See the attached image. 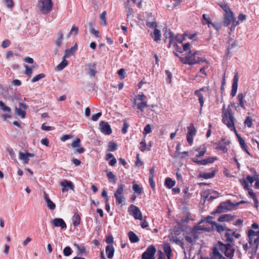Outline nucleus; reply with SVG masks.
<instances>
[{
    "label": "nucleus",
    "instance_id": "obj_1",
    "mask_svg": "<svg viewBox=\"0 0 259 259\" xmlns=\"http://www.w3.org/2000/svg\"><path fill=\"white\" fill-rule=\"evenodd\" d=\"M235 103L231 102L227 108H225V104H224L222 108V121L231 131L237 134V131L235 126L236 119L234 116V113L232 108L234 107Z\"/></svg>",
    "mask_w": 259,
    "mask_h": 259
},
{
    "label": "nucleus",
    "instance_id": "obj_2",
    "mask_svg": "<svg viewBox=\"0 0 259 259\" xmlns=\"http://www.w3.org/2000/svg\"><path fill=\"white\" fill-rule=\"evenodd\" d=\"M175 55L179 57L180 60L184 64L194 65L196 64H200L206 62L205 57H196L199 55L198 51H189V53L184 57L179 56L177 53H175Z\"/></svg>",
    "mask_w": 259,
    "mask_h": 259
},
{
    "label": "nucleus",
    "instance_id": "obj_3",
    "mask_svg": "<svg viewBox=\"0 0 259 259\" xmlns=\"http://www.w3.org/2000/svg\"><path fill=\"white\" fill-rule=\"evenodd\" d=\"M248 243L251 246L257 249L259 245V226L254 223L251 225V229L247 231Z\"/></svg>",
    "mask_w": 259,
    "mask_h": 259
},
{
    "label": "nucleus",
    "instance_id": "obj_4",
    "mask_svg": "<svg viewBox=\"0 0 259 259\" xmlns=\"http://www.w3.org/2000/svg\"><path fill=\"white\" fill-rule=\"evenodd\" d=\"M220 250L223 252L225 256L230 259H232L234 255L235 249L230 243L224 244L221 241L218 242Z\"/></svg>",
    "mask_w": 259,
    "mask_h": 259
},
{
    "label": "nucleus",
    "instance_id": "obj_5",
    "mask_svg": "<svg viewBox=\"0 0 259 259\" xmlns=\"http://www.w3.org/2000/svg\"><path fill=\"white\" fill-rule=\"evenodd\" d=\"M238 205V203L234 205L233 203H231L230 200H228L226 202H224L220 203V205L217 207L215 211L213 213H222L226 210H232L234 208L235 206H237Z\"/></svg>",
    "mask_w": 259,
    "mask_h": 259
},
{
    "label": "nucleus",
    "instance_id": "obj_6",
    "mask_svg": "<svg viewBox=\"0 0 259 259\" xmlns=\"http://www.w3.org/2000/svg\"><path fill=\"white\" fill-rule=\"evenodd\" d=\"M52 0H40L38 3V7L42 14H48L52 9Z\"/></svg>",
    "mask_w": 259,
    "mask_h": 259
},
{
    "label": "nucleus",
    "instance_id": "obj_7",
    "mask_svg": "<svg viewBox=\"0 0 259 259\" xmlns=\"http://www.w3.org/2000/svg\"><path fill=\"white\" fill-rule=\"evenodd\" d=\"M231 23H232V27H233V28H234L235 26L239 23L238 21L235 20V18L234 17V14L233 12L225 14L224 15V25L225 26H228Z\"/></svg>",
    "mask_w": 259,
    "mask_h": 259
},
{
    "label": "nucleus",
    "instance_id": "obj_8",
    "mask_svg": "<svg viewBox=\"0 0 259 259\" xmlns=\"http://www.w3.org/2000/svg\"><path fill=\"white\" fill-rule=\"evenodd\" d=\"M156 252V250L155 247L153 245H150L142 253L141 259H155Z\"/></svg>",
    "mask_w": 259,
    "mask_h": 259
},
{
    "label": "nucleus",
    "instance_id": "obj_9",
    "mask_svg": "<svg viewBox=\"0 0 259 259\" xmlns=\"http://www.w3.org/2000/svg\"><path fill=\"white\" fill-rule=\"evenodd\" d=\"M130 214L133 216L136 220H142V214L139 207L134 204H131L128 209Z\"/></svg>",
    "mask_w": 259,
    "mask_h": 259
},
{
    "label": "nucleus",
    "instance_id": "obj_10",
    "mask_svg": "<svg viewBox=\"0 0 259 259\" xmlns=\"http://www.w3.org/2000/svg\"><path fill=\"white\" fill-rule=\"evenodd\" d=\"M196 134V130L193 124H191L188 127V133L187 134V140L190 145L193 143V139Z\"/></svg>",
    "mask_w": 259,
    "mask_h": 259
},
{
    "label": "nucleus",
    "instance_id": "obj_11",
    "mask_svg": "<svg viewBox=\"0 0 259 259\" xmlns=\"http://www.w3.org/2000/svg\"><path fill=\"white\" fill-rule=\"evenodd\" d=\"M101 132L105 135H109L112 133V129L108 122L101 121L99 123Z\"/></svg>",
    "mask_w": 259,
    "mask_h": 259
},
{
    "label": "nucleus",
    "instance_id": "obj_12",
    "mask_svg": "<svg viewBox=\"0 0 259 259\" xmlns=\"http://www.w3.org/2000/svg\"><path fill=\"white\" fill-rule=\"evenodd\" d=\"M205 89V87H203L199 90H196L194 92V95L198 97V100L199 101V102L200 103V112H201L202 107L203 106L204 104V95L202 93H201L202 91H204Z\"/></svg>",
    "mask_w": 259,
    "mask_h": 259
},
{
    "label": "nucleus",
    "instance_id": "obj_13",
    "mask_svg": "<svg viewBox=\"0 0 259 259\" xmlns=\"http://www.w3.org/2000/svg\"><path fill=\"white\" fill-rule=\"evenodd\" d=\"M19 108H15L16 113L18 115L23 118L25 117L26 112L25 110L27 108V106L26 104L21 102L19 103Z\"/></svg>",
    "mask_w": 259,
    "mask_h": 259
},
{
    "label": "nucleus",
    "instance_id": "obj_14",
    "mask_svg": "<svg viewBox=\"0 0 259 259\" xmlns=\"http://www.w3.org/2000/svg\"><path fill=\"white\" fill-rule=\"evenodd\" d=\"M211 223L212 227H215L216 231L220 233L223 231L232 232V230L228 228L225 224L222 225L216 222Z\"/></svg>",
    "mask_w": 259,
    "mask_h": 259
},
{
    "label": "nucleus",
    "instance_id": "obj_15",
    "mask_svg": "<svg viewBox=\"0 0 259 259\" xmlns=\"http://www.w3.org/2000/svg\"><path fill=\"white\" fill-rule=\"evenodd\" d=\"M246 96V93H239L237 95V99L238 100L237 105L235 107V109L237 110V109L240 107L243 109H245L244 103L245 102L244 99Z\"/></svg>",
    "mask_w": 259,
    "mask_h": 259
},
{
    "label": "nucleus",
    "instance_id": "obj_16",
    "mask_svg": "<svg viewBox=\"0 0 259 259\" xmlns=\"http://www.w3.org/2000/svg\"><path fill=\"white\" fill-rule=\"evenodd\" d=\"M230 142L225 139H222V140L217 144L218 146L217 149L226 153L228 151L227 146L229 145Z\"/></svg>",
    "mask_w": 259,
    "mask_h": 259
},
{
    "label": "nucleus",
    "instance_id": "obj_17",
    "mask_svg": "<svg viewBox=\"0 0 259 259\" xmlns=\"http://www.w3.org/2000/svg\"><path fill=\"white\" fill-rule=\"evenodd\" d=\"M71 146L72 148H78L75 149V152L79 154L83 153L85 150L83 147H80V140L79 138H76L72 144Z\"/></svg>",
    "mask_w": 259,
    "mask_h": 259
},
{
    "label": "nucleus",
    "instance_id": "obj_18",
    "mask_svg": "<svg viewBox=\"0 0 259 259\" xmlns=\"http://www.w3.org/2000/svg\"><path fill=\"white\" fill-rule=\"evenodd\" d=\"M61 185L63 187L62 191L65 192L68 191L67 188H70L71 190H73L74 186L71 181L66 180H64L61 182Z\"/></svg>",
    "mask_w": 259,
    "mask_h": 259
},
{
    "label": "nucleus",
    "instance_id": "obj_19",
    "mask_svg": "<svg viewBox=\"0 0 259 259\" xmlns=\"http://www.w3.org/2000/svg\"><path fill=\"white\" fill-rule=\"evenodd\" d=\"M52 224L55 227H61V229H66L67 226L65 222L61 218H56L52 221Z\"/></svg>",
    "mask_w": 259,
    "mask_h": 259
},
{
    "label": "nucleus",
    "instance_id": "obj_20",
    "mask_svg": "<svg viewBox=\"0 0 259 259\" xmlns=\"http://www.w3.org/2000/svg\"><path fill=\"white\" fill-rule=\"evenodd\" d=\"M88 67V73L91 76H95L97 73L96 65L94 63H91L87 64Z\"/></svg>",
    "mask_w": 259,
    "mask_h": 259
},
{
    "label": "nucleus",
    "instance_id": "obj_21",
    "mask_svg": "<svg viewBox=\"0 0 259 259\" xmlns=\"http://www.w3.org/2000/svg\"><path fill=\"white\" fill-rule=\"evenodd\" d=\"M207 148L205 145H200L198 147L194 148V150L198 152V154L195 155L196 157H200L204 156L206 152Z\"/></svg>",
    "mask_w": 259,
    "mask_h": 259
},
{
    "label": "nucleus",
    "instance_id": "obj_22",
    "mask_svg": "<svg viewBox=\"0 0 259 259\" xmlns=\"http://www.w3.org/2000/svg\"><path fill=\"white\" fill-rule=\"evenodd\" d=\"M44 197L45 201L47 202L48 207L51 210H54L56 208V204L50 199L49 195L46 193V192L44 191Z\"/></svg>",
    "mask_w": 259,
    "mask_h": 259
},
{
    "label": "nucleus",
    "instance_id": "obj_23",
    "mask_svg": "<svg viewBox=\"0 0 259 259\" xmlns=\"http://www.w3.org/2000/svg\"><path fill=\"white\" fill-rule=\"evenodd\" d=\"M234 217L230 214H224L219 217L218 221L220 222H229L234 219Z\"/></svg>",
    "mask_w": 259,
    "mask_h": 259
},
{
    "label": "nucleus",
    "instance_id": "obj_24",
    "mask_svg": "<svg viewBox=\"0 0 259 259\" xmlns=\"http://www.w3.org/2000/svg\"><path fill=\"white\" fill-rule=\"evenodd\" d=\"M106 253L108 258H112L114 254L115 249L112 245H108L105 248Z\"/></svg>",
    "mask_w": 259,
    "mask_h": 259
},
{
    "label": "nucleus",
    "instance_id": "obj_25",
    "mask_svg": "<svg viewBox=\"0 0 259 259\" xmlns=\"http://www.w3.org/2000/svg\"><path fill=\"white\" fill-rule=\"evenodd\" d=\"M163 250L167 256V259H170L172 254L170 244L168 243H165L163 245Z\"/></svg>",
    "mask_w": 259,
    "mask_h": 259
},
{
    "label": "nucleus",
    "instance_id": "obj_26",
    "mask_svg": "<svg viewBox=\"0 0 259 259\" xmlns=\"http://www.w3.org/2000/svg\"><path fill=\"white\" fill-rule=\"evenodd\" d=\"M215 175V170L212 169H211V171L209 172H204L201 173L199 175V177L200 178H202L204 179H211V178H213L214 177Z\"/></svg>",
    "mask_w": 259,
    "mask_h": 259
},
{
    "label": "nucleus",
    "instance_id": "obj_27",
    "mask_svg": "<svg viewBox=\"0 0 259 259\" xmlns=\"http://www.w3.org/2000/svg\"><path fill=\"white\" fill-rule=\"evenodd\" d=\"M77 49V45L76 44L70 49H66L65 51L64 58H68L70 56L72 55L76 52Z\"/></svg>",
    "mask_w": 259,
    "mask_h": 259
},
{
    "label": "nucleus",
    "instance_id": "obj_28",
    "mask_svg": "<svg viewBox=\"0 0 259 259\" xmlns=\"http://www.w3.org/2000/svg\"><path fill=\"white\" fill-rule=\"evenodd\" d=\"M73 225L74 227L78 226L81 221V219L79 214L77 213H75L72 218Z\"/></svg>",
    "mask_w": 259,
    "mask_h": 259
},
{
    "label": "nucleus",
    "instance_id": "obj_29",
    "mask_svg": "<svg viewBox=\"0 0 259 259\" xmlns=\"http://www.w3.org/2000/svg\"><path fill=\"white\" fill-rule=\"evenodd\" d=\"M236 135L237 137L238 141L239 142V144H240L242 149L244 151H246L247 153H249V152L247 151V149H248L247 146L246 145L244 140L241 138V137L237 133V134H236Z\"/></svg>",
    "mask_w": 259,
    "mask_h": 259
},
{
    "label": "nucleus",
    "instance_id": "obj_30",
    "mask_svg": "<svg viewBox=\"0 0 259 259\" xmlns=\"http://www.w3.org/2000/svg\"><path fill=\"white\" fill-rule=\"evenodd\" d=\"M133 184V189L134 193L139 195H141L143 192V188L139 185L135 183V182H134Z\"/></svg>",
    "mask_w": 259,
    "mask_h": 259
},
{
    "label": "nucleus",
    "instance_id": "obj_31",
    "mask_svg": "<svg viewBox=\"0 0 259 259\" xmlns=\"http://www.w3.org/2000/svg\"><path fill=\"white\" fill-rule=\"evenodd\" d=\"M67 58L63 57V59L62 62L59 63L56 67V70L57 71L62 70L68 64V61L66 59Z\"/></svg>",
    "mask_w": 259,
    "mask_h": 259
},
{
    "label": "nucleus",
    "instance_id": "obj_32",
    "mask_svg": "<svg viewBox=\"0 0 259 259\" xmlns=\"http://www.w3.org/2000/svg\"><path fill=\"white\" fill-rule=\"evenodd\" d=\"M229 47L227 48L225 51V55L228 56L230 53V48H233L237 45V43L236 41H234L232 38H230L228 41Z\"/></svg>",
    "mask_w": 259,
    "mask_h": 259
},
{
    "label": "nucleus",
    "instance_id": "obj_33",
    "mask_svg": "<svg viewBox=\"0 0 259 259\" xmlns=\"http://www.w3.org/2000/svg\"><path fill=\"white\" fill-rule=\"evenodd\" d=\"M129 239L132 243H136L139 241L138 236L133 232L130 231L128 233Z\"/></svg>",
    "mask_w": 259,
    "mask_h": 259
},
{
    "label": "nucleus",
    "instance_id": "obj_34",
    "mask_svg": "<svg viewBox=\"0 0 259 259\" xmlns=\"http://www.w3.org/2000/svg\"><path fill=\"white\" fill-rule=\"evenodd\" d=\"M224 240L226 242H227V243L230 244L233 242L234 239L232 236V232L226 231L224 235Z\"/></svg>",
    "mask_w": 259,
    "mask_h": 259
},
{
    "label": "nucleus",
    "instance_id": "obj_35",
    "mask_svg": "<svg viewBox=\"0 0 259 259\" xmlns=\"http://www.w3.org/2000/svg\"><path fill=\"white\" fill-rule=\"evenodd\" d=\"M176 184V182L173 181L171 178L167 177L165 180V186L169 188H172Z\"/></svg>",
    "mask_w": 259,
    "mask_h": 259
},
{
    "label": "nucleus",
    "instance_id": "obj_36",
    "mask_svg": "<svg viewBox=\"0 0 259 259\" xmlns=\"http://www.w3.org/2000/svg\"><path fill=\"white\" fill-rule=\"evenodd\" d=\"M246 190H248V194L251 197V198L253 199V200L254 202L255 205L257 207V204H258V200L256 197L255 194L253 192V190L249 188H248V189H246Z\"/></svg>",
    "mask_w": 259,
    "mask_h": 259
},
{
    "label": "nucleus",
    "instance_id": "obj_37",
    "mask_svg": "<svg viewBox=\"0 0 259 259\" xmlns=\"http://www.w3.org/2000/svg\"><path fill=\"white\" fill-rule=\"evenodd\" d=\"M161 34L160 31L157 29L155 28L153 34L152 35V37L153 39L155 41H158L160 40Z\"/></svg>",
    "mask_w": 259,
    "mask_h": 259
},
{
    "label": "nucleus",
    "instance_id": "obj_38",
    "mask_svg": "<svg viewBox=\"0 0 259 259\" xmlns=\"http://www.w3.org/2000/svg\"><path fill=\"white\" fill-rule=\"evenodd\" d=\"M135 105H137V109L142 112H143L144 108L148 106L147 102L145 101L141 102L140 103H136Z\"/></svg>",
    "mask_w": 259,
    "mask_h": 259
},
{
    "label": "nucleus",
    "instance_id": "obj_39",
    "mask_svg": "<svg viewBox=\"0 0 259 259\" xmlns=\"http://www.w3.org/2000/svg\"><path fill=\"white\" fill-rule=\"evenodd\" d=\"M202 19L203 20L205 21V23H203V24H207L208 26L209 27L210 25H211L212 26L215 27V25L211 22L210 18L209 17L207 16L206 14H203L202 15Z\"/></svg>",
    "mask_w": 259,
    "mask_h": 259
},
{
    "label": "nucleus",
    "instance_id": "obj_40",
    "mask_svg": "<svg viewBox=\"0 0 259 259\" xmlns=\"http://www.w3.org/2000/svg\"><path fill=\"white\" fill-rule=\"evenodd\" d=\"M88 25L90 28V33L94 34L96 37H100L99 31L94 29L93 23L90 22Z\"/></svg>",
    "mask_w": 259,
    "mask_h": 259
},
{
    "label": "nucleus",
    "instance_id": "obj_41",
    "mask_svg": "<svg viewBox=\"0 0 259 259\" xmlns=\"http://www.w3.org/2000/svg\"><path fill=\"white\" fill-rule=\"evenodd\" d=\"M146 98V96L142 93L141 94L138 95L134 99V104L136 105L137 101H140L141 102L145 101Z\"/></svg>",
    "mask_w": 259,
    "mask_h": 259
},
{
    "label": "nucleus",
    "instance_id": "obj_42",
    "mask_svg": "<svg viewBox=\"0 0 259 259\" xmlns=\"http://www.w3.org/2000/svg\"><path fill=\"white\" fill-rule=\"evenodd\" d=\"M19 155V159L23 160L24 164H26L29 163V158L27 157L25 153L20 152Z\"/></svg>",
    "mask_w": 259,
    "mask_h": 259
},
{
    "label": "nucleus",
    "instance_id": "obj_43",
    "mask_svg": "<svg viewBox=\"0 0 259 259\" xmlns=\"http://www.w3.org/2000/svg\"><path fill=\"white\" fill-rule=\"evenodd\" d=\"M117 145L114 142H110L108 145V150L109 151L113 152L117 149Z\"/></svg>",
    "mask_w": 259,
    "mask_h": 259
},
{
    "label": "nucleus",
    "instance_id": "obj_44",
    "mask_svg": "<svg viewBox=\"0 0 259 259\" xmlns=\"http://www.w3.org/2000/svg\"><path fill=\"white\" fill-rule=\"evenodd\" d=\"M4 3L9 9H12L14 7V2L13 0H3Z\"/></svg>",
    "mask_w": 259,
    "mask_h": 259
},
{
    "label": "nucleus",
    "instance_id": "obj_45",
    "mask_svg": "<svg viewBox=\"0 0 259 259\" xmlns=\"http://www.w3.org/2000/svg\"><path fill=\"white\" fill-rule=\"evenodd\" d=\"M219 5L222 8V9L225 11V14L229 13L230 12H232L228 4L225 3H221L219 4Z\"/></svg>",
    "mask_w": 259,
    "mask_h": 259
},
{
    "label": "nucleus",
    "instance_id": "obj_46",
    "mask_svg": "<svg viewBox=\"0 0 259 259\" xmlns=\"http://www.w3.org/2000/svg\"><path fill=\"white\" fill-rule=\"evenodd\" d=\"M0 108L4 112L10 113L11 111V108L6 106L2 101H0Z\"/></svg>",
    "mask_w": 259,
    "mask_h": 259
},
{
    "label": "nucleus",
    "instance_id": "obj_47",
    "mask_svg": "<svg viewBox=\"0 0 259 259\" xmlns=\"http://www.w3.org/2000/svg\"><path fill=\"white\" fill-rule=\"evenodd\" d=\"M124 185L120 184L118 186L116 191L114 193V196L121 195L123 192Z\"/></svg>",
    "mask_w": 259,
    "mask_h": 259
},
{
    "label": "nucleus",
    "instance_id": "obj_48",
    "mask_svg": "<svg viewBox=\"0 0 259 259\" xmlns=\"http://www.w3.org/2000/svg\"><path fill=\"white\" fill-rule=\"evenodd\" d=\"M58 37L56 40L55 44L57 46L60 47L61 45L62 40L63 38V34L62 32H59L58 33Z\"/></svg>",
    "mask_w": 259,
    "mask_h": 259
},
{
    "label": "nucleus",
    "instance_id": "obj_49",
    "mask_svg": "<svg viewBox=\"0 0 259 259\" xmlns=\"http://www.w3.org/2000/svg\"><path fill=\"white\" fill-rule=\"evenodd\" d=\"M258 175H257L256 172H255V174L253 177H251L249 175L247 176L246 177V180L249 183L252 184L253 183L254 181H255L256 180V177H258Z\"/></svg>",
    "mask_w": 259,
    "mask_h": 259
},
{
    "label": "nucleus",
    "instance_id": "obj_50",
    "mask_svg": "<svg viewBox=\"0 0 259 259\" xmlns=\"http://www.w3.org/2000/svg\"><path fill=\"white\" fill-rule=\"evenodd\" d=\"M46 77V75L44 73H40L38 74L37 75L33 77L32 79H31L32 82H35L38 80H39L41 79H42Z\"/></svg>",
    "mask_w": 259,
    "mask_h": 259
},
{
    "label": "nucleus",
    "instance_id": "obj_51",
    "mask_svg": "<svg viewBox=\"0 0 259 259\" xmlns=\"http://www.w3.org/2000/svg\"><path fill=\"white\" fill-rule=\"evenodd\" d=\"M212 254L218 257L219 259H225L215 247L213 248Z\"/></svg>",
    "mask_w": 259,
    "mask_h": 259
},
{
    "label": "nucleus",
    "instance_id": "obj_52",
    "mask_svg": "<svg viewBox=\"0 0 259 259\" xmlns=\"http://www.w3.org/2000/svg\"><path fill=\"white\" fill-rule=\"evenodd\" d=\"M34 66L29 67L28 65H25V73L28 76L30 77L32 73V69L34 68Z\"/></svg>",
    "mask_w": 259,
    "mask_h": 259
},
{
    "label": "nucleus",
    "instance_id": "obj_53",
    "mask_svg": "<svg viewBox=\"0 0 259 259\" xmlns=\"http://www.w3.org/2000/svg\"><path fill=\"white\" fill-rule=\"evenodd\" d=\"M139 149L142 152H144L147 149V144L145 139H143L140 143Z\"/></svg>",
    "mask_w": 259,
    "mask_h": 259
},
{
    "label": "nucleus",
    "instance_id": "obj_54",
    "mask_svg": "<svg viewBox=\"0 0 259 259\" xmlns=\"http://www.w3.org/2000/svg\"><path fill=\"white\" fill-rule=\"evenodd\" d=\"M106 13L105 11L102 12L100 15V18L101 20V24L103 25L106 26L107 25L106 19Z\"/></svg>",
    "mask_w": 259,
    "mask_h": 259
},
{
    "label": "nucleus",
    "instance_id": "obj_55",
    "mask_svg": "<svg viewBox=\"0 0 259 259\" xmlns=\"http://www.w3.org/2000/svg\"><path fill=\"white\" fill-rule=\"evenodd\" d=\"M72 250L69 246L65 247L63 249V254L65 256H69L71 254Z\"/></svg>",
    "mask_w": 259,
    "mask_h": 259
},
{
    "label": "nucleus",
    "instance_id": "obj_56",
    "mask_svg": "<svg viewBox=\"0 0 259 259\" xmlns=\"http://www.w3.org/2000/svg\"><path fill=\"white\" fill-rule=\"evenodd\" d=\"M191 160L197 165H205L204 159L202 160H198L196 159V158H193L191 159Z\"/></svg>",
    "mask_w": 259,
    "mask_h": 259
},
{
    "label": "nucleus",
    "instance_id": "obj_57",
    "mask_svg": "<svg viewBox=\"0 0 259 259\" xmlns=\"http://www.w3.org/2000/svg\"><path fill=\"white\" fill-rule=\"evenodd\" d=\"M217 159V157H209L204 159L205 165L213 163Z\"/></svg>",
    "mask_w": 259,
    "mask_h": 259
},
{
    "label": "nucleus",
    "instance_id": "obj_58",
    "mask_svg": "<svg viewBox=\"0 0 259 259\" xmlns=\"http://www.w3.org/2000/svg\"><path fill=\"white\" fill-rule=\"evenodd\" d=\"M126 11H127V15H126V16H127V18L128 19L130 18V17L131 16H133V8H132L131 7H130L129 6L127 5L126 6Z\"/></svg>",
    "mask_w": 259,
    "mask_h": 259
},
{
    "label": "nucleus",
    "instance_id": "obj_59",
    "mask_svg": "<svg viewBox=\"0 0 259 259\" xmlns=\"http://www.w3.org/2000/svg\"><path fill=\"white\" fill-rule=\"evenodd\" d=\"M244 124L246 125L247 127H250L252 126V118L249 117L247 116L245 121H244Z\"/></svg>",
    "mask_w": 259,
    "mask_h": 259
},
{
    "label": "nucleus",
    "instance_id": "obj_60",
    "mask_svg": "<svg viewBox=\"0 0 259 259\" xmlns=\"http://www.w3.org/2000/svg\"><path fill=\"white\" fill-rule=\"evenodd\" d=\"M117 73L120 76V79H123L125 77V70L124 68H121L118 70Z\"/></svg>",
    "mask_w": 259,
    "mask_h": 259
},
{
    "label": "nucleus",
    "instance_id": "obj_61",
    "mask_svg": "<svg viewBox=\"0 0 259 259\" xmlns=\"http://www.w3.org/2000/svg\"><path fill=\"white\" fill-rule=\"evenodd\" d=\"M78 28L75 26V25H73L71 29V30L69 32V34H74V35H76L77 34H78Z\"/></svg>",
    "mask_w": 259,
    "mask_h": 259
},
{
    "label": "nucleus",
    "instance_id": "obj_62",
    "mask_svg": "<svg viewBox=\"0 0 259 259\" xmlns=\"http://www.w3.org/2000/svg\"><path fill=\"white\" fill-rule=\"evenodd\" d=\"M107 177L109 179L113 180V183H115L116 182L115 176L113 174L112 172L109 171L107 173Z\"/></svg>",
    "mask_w": 259,
    "mask_h": 259
},
{
    "label": "nucleus",
    "instance_id": "obj_63",
    "mask_svg": "<svg viewBox=\"0 0 259 259\" xmlns=\"http://www.w3.org/2000/svg\"><path fill=\"white\" fill-rule=\"evenodd\" d=\"M165 72L167 75L166 81L167 83H170L171 81V77H172L171 73L169 71H168L167 70H165Z\"/></svg>",
    "mask_w": 259,
    "mask_h": 259
},
{
    "label": "nucleus",
    "instance_id": "obj_64",
    "mask_svg": "<svg viewBox=\"0 0 259 259\" xmlns=\"http://www.w3.org/2000/svg\"><path fill=\"white\" fill-rule=\"evenodd\" d=\"M129 124L126 122L125 120L124 121L123 126L121 130V132L123 134H125L127 132V128H128Z\"/></svg>",
    "mask_w": 259,
    "mask_h": 259
}]
</instances>
